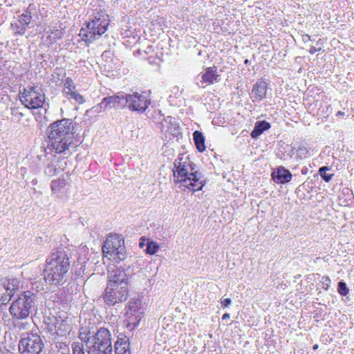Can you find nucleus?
Segmentation results:
<instances>
[{
    "label": "nucleus",
    "instance_id": "f257e3e1",
    "mask_svg": "<svg viewBox=\"0 0 354 354\" xmlns=\"http://www.w3.org/2000/svg\"><path fill=\"white\" fill-rule=\"evenodd\" d=\"M48 144L46 154L62 153L70 147H75L82 143L80 138L75 136V126L71 119L62 118L50 123L46 130Z\"/></svg>",
    "mask_w": 354,
    "mask_h": 354
},
{
    "label": "nucleus",
    "instance_id": "f03ea898",
    "mask_svg": "<svg viewBox=\"0 0 354 354\" xmlns=\"http://www.w3.org/2000/svg\"><path fill=\"white\" fill-rule=\"evenodd\" d=\"M132 274L133 270L131 269V263L128 261L108 273L106 288L102 294L106 304L114 306L127 299L129 279Z\"/></svg>",
    "mask_w": 354,
    "mask_h": 354
},
{
    "label": "nucleus",
    "instance_id": "7ed1b4c3",
    "mask_svg": "<svg viewBox=\"0 0 354 354\" xmlns=\"http://www.w3.org/2000/svg\"><path fill=\"white\" fill-rule=\"evenodd\" d=\"M70 266V258L66 251L62 248L53 251L46 260L43 272L45 282L49 285H63L67 280Z\"/></svg>",
    "mask_w": 354,
    "mask_h": 354
},
{
    "label": "nucleus",
    "instance_id": "20e7f679",
    "mask_svg": "<svg viewBox=\"0 0 354 354\" xmlns=\"http://www.w3.org/2000/svg\"><path fill=\"white\" fill-rule=\"evenodd\" d=\"M180 156L174 160L172 169L175 183L183 184L193 192L201 190L207 183L204 175L197 170L196 165L189 158L182 161Z\"/></svg>",
    "mask_w": 354,
    "mask_h": 354
},
{
    "label": "nucleus",
    "instance_id": "39448f33",
    "mask_svg": "<svg viewBox=\"0 0 354 354\" xmlns=\"http://www.w3.org/2000/svg\"><path fill=\"white\" fill-rule=\"evenodd\" d=\"M109 22V16L104 10L95 9L82 26L79 35L86 43H92L106 32Z\"/></svg>",
    "mask_w": 354,
    "mask_h": 354
},
{
    "label": "nucleus",
    "instance_id": "423d86ee",
    "mask_svg": "<svg viewBox=\"0 0 354 354\" xmlns=\"http://www.w3.org/2000/svg\"><path fill=\"white\" fill-rule=\"evenodd\" d=\"M97 253L89 252L86 245L80 247L77 257L71 266V273L75 278L88 279L93 275L94 266L98 263Z\"/></svg>",
    "mask_w": 354,
    "mask_h": 354
},
{
    "label": "nucleus",
    "instance_id": "0eeeda50",
    "mask_svg": "<svg viewBox=\"0 0 354 354\" xmlns=\"http://www.w3.org/2000/svg\"><path fill=\"white\" fill-rule=\"evenodd\" d=\"M102 252L106 257L109 255L114 263H127L128 261L132 264L131 259L128 258L124 239L121 235H109L103 244Z\"/></svg>",
    "mask_w": 354,
    "mask_h": 354
},
{
    "label": "nucleus",
    "instance_id": "6e6552de",
    "mask_svg": "<svg viewBox=\"0 0 354 354\" xmlns=\"http://www.w3.org/2000/svg\"><path fill=\"white\" fill-rule=\"evenodd\" d=\"M36 300L37 295L30 290H26L21 293L9 308L12 317L17 319H26L29 316L31 308L34 306Z\"/></svg>",
    "mask_w": 354,
    "mask_h": 354
},
{
    "label": "nucleus",
    "instance_id": "1a4fd4ad",
    "mask_svg": "<svg viewBox=\"0 0 354 354\" xmlns=\"http://www.w3.org/2000/svg\"><path fill=\"white\" fill-rule=\"evenodd\" d=\"M92 344H89L88 354H113L111 335L104 327L100 328L93 335Z\"/></svg>",
    "mask_w": 354,
    "mask_h": 354
},
{
    "label": "nucleus",
    "instance_id": "9d476101",
    "mask_svg": "<svg viewBox=\"0 0 354 354\" xmlns=\"http://www.w3.org/2000/svg\"><path fill=\"white\" fill-rule=\"evenodd\" d=\"M127 97L128 93L122 91L106 96L98 104L94 106L91 111L95 113H101L111 109L115 110L128 109Z\"/></svg>",
    "mask_w": 354,
    "mask_h": 354
},
{
    "label": "nucleus",
    "instance_id": "9b49d317",
    "mask_svg": "<svg viewBox=\"0 0 354 354\" xmlns=\"http://www.w3.org/2000/svg\"><path fill=\"white\" fill-rule=\"evenodd\" d=\"M44 347V344L39 335L33 333L22 334L18 348L21 354H39Z\"/></svg>",
    "mask_w": 354,
    "mask_h": 354
},
{
    "label": "nucleus",
    "instance_id": "f8f14e48",
    "mask_svg": "<svg viewBox=\"0 0 354 354\" xmlns=\"http://www.w3.org/2000/svg\"><path fill=\"white\" fill-rule=\"evenodd\" d=\"M45 324L49 333L58 337H64L71 330L69 320L65 314H59L52 318L48 317Z\"/></svg>",
    "mask_w": 354,
    "mask_h": 354
},
{
    "label": "nucleus",
    "instance_id": "ddd939ff",
    "mask_svg": "<svg viewBox=\"0 0 354 354\" xmlns=\"http://www.w3.org/2000/svg\"><path fill=\"white\" fill-rule=\"evenodd\" d=\"M19 287V280L17 278L0 279V306L9 303Z\"/></svg>",
    "mask_w": 354,
    "mask_h": 354
},
{
    "label": "nucleus",
    "instance_id": "4468645a",
    "mask_svg": "<svg viewBox=\"0 0 354 354\" xmlns=\"http://www.w3.org/2000/svg\"><path fill=\"white\" fill-rule=\"evenodd\" d=\"M136 24H131L130 18L127 16H124L121 21L120 35L124 39L123 44L126 46L135 44L140 39V36L137 28L135 27Z\"/></svg>",
    "mask_w": 354,
    "mask_h": 354
},
{
    "label": "nucleus",
    "instance_id": "2eb2a0df",
    "mask_svg": "<svg viewBox=\"0 0 354 354\" xmlns=\"http://www.w3.org/2000/svg\"><path fill=\"white\" fill-rule=\"evenodd\" d=\"M128 109L131 111L143 113L149 107L151 101L146 96L138 92L128 93Z\"/></svg>",
    "mask_w": 354,
    "mask_h": 354
},
{
    "label": "nucleus",
    "instance_id": "dca6fc26",
    "mask_svg": "<svg viewBox=\"0 0 354 354\" xmlns=\"http://www.w3.org/2000/svg\"><path fill=\"white\" fill-rule=\"evenodd\" d=\"M268 84L265 79H259L253 85L250 93V97L252 102H261L266 97Z\"/></svg>",
    "mask_w": 354,
    "mask_h": 354
},
{
    "label": "nucleus",
    "instance_id": "f3484780",
    "mask_svg": "<svg viewBox=\"0 0 354 354\" xmlns=\"http://www.w3.org/2000/svg\"><path fill=\"white\" fill-rule=\"evenodd\" d=\"M271 179L278 185H285L291 181L292 174L283 166H278L272 169Z\"/></svg>",
    "mask_w": 354,
    "mask_h": 354
},
{
    "label": "nucleus",
    "instance_id": "a211bd4d",
    "mask_svg": "<svg viewBox=\"0 0 354 354\" xmlns=\"http://www.w3.org/2000/svg\"><path fill=\"white\" fill-rule=\"evenodd\" d=\"M114 352L115 354H131L129 335L123 333L118 335L114 343Z\"/></svg>",
    "mask_w": 354,
    "mask_h": 354
},
{
    "label": "nucleus",
    "instance_id": "6ab92c4d",
    "mask_svg": "<svg viewBox=\"0 0 354 354\" xmlns=\"http://www.w3.org/2000/svg\"><path fill=\"white\" fill-rule=\"evenodd\" d=\"M31 20L30 16L26 15H20L18 16V19L11 23V28L14 30L15 35H24L26 33L27 28L30 25Z\"/></svg>",
    "mask_w": 354,
    "mask_h": 354
},
{
    "label": "nucleus",
    "instance_id": "aec40b11",
    "mask_svg": "<svg viewBox=\"0 0 354 354\" xmlns=\"http://www.w3.org/2000/svg\"><path fill=\"white\" fill-rule=\"evenodd\" d=\"M220 75L218 73V68L213 66L207 67L201 73L202 82L207 84H213L220 81Z\"/></svg>",
    "mask_w": 354,
    "mask_h": 354
},
{
    "label": "nucleus",
    "instance_id": "412c9836",
    "mask_svg": "<svg viewBox=\"0 0 354 354\" xmlns=\"http://www.w3.org/2000/svg\"><path fill=\"white\" fill-rule=\"evenodd\" d=\"M64 158H57L55 156H53V159L46 164L44 173L46 175L49 176H53L58 174L60 171L64 169L62 165H60L61 162Z\"/></svg>",
    "mask_w": 354,
    "mask_h": 354
},
{
    "label": "nucleus",
    "instance_id": "4be33fe9",
    "mask_svg": "<svg viewBox=\"0 0 354 354\" xmlns=\"http://www.w3.org/2000/svg\"><path fill=\"white\" fill-rule=\"evenodd\" d=\"M26 108L29 109H37L43 106L45 101V95L44 91L32 93L29 94Z\"/></svg>",
    "mask_w": 354,
    "mask_h": 354
},
{
    "label": "nucleus",
    "instance_id": "5701e85b",
    "mask_svg": "<svg viewBox=\"0 0 354 354\" xmlns=\"http://www.w3.org/2000/svg\"><path fill=\"white\" fill-rule=\"evenodd\" d=\"M271 128V124L266 120H257L250 133L252 139L257 140L261 135Z\"/></svg>",
    "mask_w": 354,
    "mask_h": 354
},
{
    "label": "nucleus",
    "instance_id": "b1692460",
    "mask_svg": "<svg viewBox=\"0 0 354 354\" xmlns=\"http://www.w3.org/2000/svg\"><path fill=\"white\" fill-rule=\"evenodd\" d=\"M339 204L344 207L354 206V195L352 189L344 187L338 196Z\"/></svg>",
    "mask_w": 354,
    "mask_h": 354
},
{
    "label": "nucleus",
    "instance_id": "393cba45",
    "mask_svg": "<svg viewBox=\"0 0 354 354\" xmlns=\"http://www.w3.org/2000/svg\"><path fill=\"white\" fill-rule=\"evenodd\" d=\"M127 317L126 319V327L129 330V333H131L140 324V320L144 316V313H125Z\"/></svg>",
    "mask_w": 354,
    "mask_h": 354
},
{
    "label": "nucleus",
    "instance_id": "a878e982",
    "mask_svg": "<svg viewBox=\"0 0 354 354\" xmlns=\"http://www.w3.org/2000/svg\"><path fill=\"white\" fill-rule=\"evenodd\" d=\"M334 175L335 173L332 167L322 166L319 168L318 173L315 174L313 175V178H315V180H318V178L319 176H320L321 179L323 181L326 183H329L332 180Z\"/></svg>",
    "mask_w": 354,
    "mask_h": 354
},
{
    "label": "nucleus",
    "instance_id": "bb28decb",
    "mask_svg": "<svg viewBox=\"0 0 354 354\" xmlns=\"http://www.w3.org/2000/svg\"><path fill=\"white\" fill-rule=\"evenodd\" d=\"M165 122L168 123L167 133L170 134L173 138H176L178 140L182 138V133L179 125L175 122V119L171 116L167 117L165 120Z\"/></svg>",
    "mask_w": 354,
    "mask_h": 354
},
{
    "label": "nucleus",
    "instance_id": "cd10ccee",
    "mask_svg": "<svg viewBox=\"0 0 354 354\" xmlns=\"http://www.w3.org/2000/svg\"><path fill=\"white\" fill-rule=\"evenodd\" d=\"M193 140L195 145V147L198 152L203 153L206 149V146L205 144V138L203 133L198 131L196 130L193 133Z\"/></svg>",
    "mask_w": 354,
    "mask_h": 354
},
{
    "label": "nucleus",
    "instance_id": "c85d7f7f",
    "mask_svg": "<svg viewBox=\"0 0 354 354\" xmlns=\"http://www.w3.org/2000/svg\"><path fill=\"white\" fill-rule=\"evenodd\" d=\"M126 313H144L141 308V301L139 299H131L126 306Z\"/></svg>",
    "mask_w": 354,
    "mask_h": 354
},
{
    "label": "nucleus",
    "instance_id": "c756f323",
    "mask_svg": "<svg viewBox=\"0 0 354 354\" xmlns=\"http://www.w3.org/2000/svg\"><path fill=\"white\" fill-rule=\"evenodd\" d=\"M66 185L64 178H58L51 182L50 187L53 194L63 193Z\"/></svg>",
    "mask_w": 354,
    "mask_h": 354
},
{
    "label": "nucleus",
    "instance_id": "7c9ffc66",
    "mask_svg": "<svg viewBox=\"0 0 354 354\" xmlns=\"http://www.w3.org/2000/svg\"><path fill=\"white\" fill-rule=\"evenodd\" d=\"M63 93L68 99H73L76 102L80 104H83L85 102L84 97L77 93L76 91H73L72 88L68 87V91L64 89Z\"/></svg>",
    "mask_w": 354,
    "mask_h": 354
},
{
    "label": "nucleus",
    "instance_id": "2f4dec72",
    "mask_svg": "<svg viewBox=\"0 0 354 354\" xmlns=\"http://www.w3.org/2000/svg\"><path fill=\"white\" fill-rule=\"evenodd\" d=\"M95 333H93V334L91 335V333L90 330H88V331L85 330L83 332H80V333L79 337L82 342L86 343V346L87 349H88L90 347L89 344H92L93 342H94V341L93 340V335H95Z\"/></svg>",
    "mask_w": 354,
    "mask_h": 354
},
{
    "label": "nucleus",
    "instance_id": "473e14b6",
    "mask_svg": "<svg viewBox=\"0 0 354 354\" xmlns=\"http://www.w3.org/2000/svg\"><path fill=\"white\" fill-rule=\"evenodd\" d=\"M159 248L160 246L157 242L149 240L146 243V248L145 249V251L147 254L153 255L158 251Z\"/></svg>",
    "mask_w": 354,
    "mask_h": 354
},
{
    "label": "nucleus",
    "instance_id": "72a5a7b5",
    "mask_svg": "<svg viewBox=\"0 0 354 354\" xmlns=\"http://www.w3.org/2000/svg\"><path fill=\"white\" fill-rule=\"evenodd\" d=\"M49 33L50 35L55 37L59 39H62L64 35V31L62 29H57L56 26L48 27V30L46 32Z\"/></svg>",
    "mask_w": 354,
    "mask_h": 354
},
{
    "label": "nucleus",
    "instance_id": "f704fd0d",
    "mask_svg": "<svg viewBox=\"0 0 354 354\" xmlns=\"http://www.w3.org/2000/svg\"><path fill=\"white\" fill-rule=\"evenodd\" d=\"M337 292L342 296H346L349 293V289L343 280L337 283Z\"/></svg>",
    "mask_w": 354,
    "mask_h": 354
},
{
    "label": "nucleus",
    "instance_id": "c9c22d12",
    "mask_svg": "<svg viewBox=\"0 0 354 354\" xmlns=\"http://www.w3.org/2000/svg\"><path fill=\"white\" fill-rule=\"evenodd\" d=\"M308 153H309V151L306 147L300 146L297 149L296 158L301 160L303 158H306L308 156Z\"/></svg>",
    "mask_w": 354,
    "mask_h": 354
},
{
    "label": "nucleus",
    "instance_id": "e433bc0d",
    "mask_svg": "<svg viewBox=\"0 0 354 354\" xmlns=\"http://www.w3.org/2000/svg\"><path fill=\"white\" fill-rule=\"evenodd\" d=\"M37 12V6L35 3H31L28 5V6L25 9L23 15H26L27 16H30V19H32V15Z\"/></svg>",
    "mask_w": 354,
    "mask_h": 354
},
{
    "label": "nucleus",
    "instance_id": "4c0bfd02",
    "mask_svg": "<svg viewBox=\"0 0 354 354\" xmlns=\"http://www.w3.org/2000/svg\"><path fill=\"white\" fill-rule=\"evenodd\" d=\"M73 354H85L83 345L79 342L72 344Z\"/></svg>",
    "mask_w": 354,
    "mask_h": 354
},
{
    "label": "nucleus",
    "instance_id": "58836bf2",
    "mask_svg": "<svg viewBox=\"0 0 354 354\" xmlns=\"http://www.w3.org/2000/svg\"><path fill=\"white\" fill-rule=\"evenodd\" d=\"M29 93H28L24 88L23 89L22 91H19V97L21 104L24 105L25 108H26V104H27V102L28 100V97L30 96Z\"/></svg>",
    "mask_w": 354,
    "mask_h": 354
},
{
    "label": "nucleus",
    "instance_id": "ea45409f",
    "mask_svg": "<svg viewBox=\"0 0 354 354\" xmlns=\"http://www.w3.org/2000/svg\"><path fill=\"white\" fill-rule=\"evenodd\" d=\"M330 283L331 280L330 277L328 276H324L322 277L319 283H318L317 285L319 286V284H321L322 286V288L323 289H324L325 290H328L330 287Z\"/></svg>",
    "mask_w": 354,
    "mask_h": 354
},
{
    "label": "nucleus",
    "instance_id": "a19ab883",
    "mask_svg": "<svg viewBox=\"0 0 354 354\" xmlns=\"http://www.w3.org/2000/svg\"><path fill=\"white\" fill-rule=\"evenodd\" d=\"M316 180H315L314 178L313 179H311L310 181L306 180L303 184L300 185L297 188V191H301V189H312L313 188V184H314Z\"/></svg>",
    "mask_w": 354,
    "mask_h": 354
},
{
    "label": "nucleus",
    "instance_id": "79ce46f5",
    "mask_svg": "<svg viewBox=\"0 0 354 354\" xmlns=\"http://www.w3.org/2000/svg\"><path fill=\"white\" fill-rule=\"evenodd\" d=\"M10 111L11 115L15 116L19 120H21V118L24 116V114L19 111V108L17 106L11 107Z\"/></svg>",
    "mask_w": 354,
    "mask_h": 354
},
{
    "label": "nucleus",
    "instance_id": "37998d69",
    "mask_svg": "<svg viewBox=\"0 0 354 354\" xmlns=\"http://www.w3.org/2000/svg\"><path fill=\"white\" fill-rule=\"evenodd\" d=\"M25 90H26L29 94H32V93H38L43 91L42 88L41 86H38L36 85L32 86H28L26 88H24Z\"/></svg>",
    "mask_w": 354,
    "mask_h": 354
},
{
    "label": "nucleus",
    "instance_id": "c03bdc74",
    "mask_svg": "<svg viewBox=\"0 0 354 354\" xmlns=\"http://www.w3.org/2000/svg\"><path fill=\"white\" fill-rule=\"evenodd\" d=\"M64 88L66 91H68V87H70L72 89H75V86H73V82L71 78L68 77L66 80L65 84H64Z\"/></svg>",
    "mask_w": 354,
    "mask_h": 354
},
{
    "label": "nucleus",
    "instance_id": "a18cd8bd",
    "mask_svg": "<svg viewBox=\"0 0 354 354\" xmlns=\"http://www.w3.org/2000/svg\"><path fill=\"white\" fill-rule=\"evenodd\" d=\"M231 304H232V299L230 298L222 299L221 301V306L223 308H227L228 306H230L231 305Z\"/></svg>",
    "mask_w": 354,
    "mask_h": 354
},
{
    "label": "nucleus",
    "instance_id": "49530a36",
    "mask_svg": "<svg viewBox=\"0 0 354 354\" xmlns=\"http://www.w3.org/2000/svg\"><path fill=\"white\" fill-rule=\"evenodd\" d=\"M59 39L57 38H55V37L54 36H52L49 34L48 36H47L46 37V43L48 44V45H53V44H55L57 40H58Z\"/></svg>",
    "mask_w": 354,
    "mask_h": 354
},
{
    "label": "nucleus",
    "instance_id": "de8ad7c7",
    "mask_svg": "<svg viewBox=\"0 0 354 354\" xmlns=\"http://www.w3.org/2000/svg\"><path fill=\"white\" fill-rule=\"evenodd\" d=\"M171 93H173L176 97H179L182 93L183 91H180L178 86H174L171 91Z\"/></svg>",
    "mask_w": 354,
    "mask_h": 354
},
{
    "label": "nucleus",
    "instance_id": "09e8293b",
    "mask_svg": "<svg viewBox=\"0 0 354 354\" xmlns=\"http://www.w3.org/2000/svg\"><path fill=\"white\" fill-rule=\"evenodd\" d=\"M316 276H318V277H320V275L319 274H308L306 277V281L308 282V283H310L314 280H315V277Z\"/></svg>",
    "mask_w": 354,
    "mask_h": 354
},
{
    "label": "nucleus",
    "instance_id": "8fccbe9b",
    "mask_svg": "<svg viewBox=\"0 0 354 354\" xmlns=\"http://www.w3.org/2000/svg\"><path fill=\"white\" fill-rule=\"evenodd\" d=\"M225 122L224 121V118H214L213 120H212V124H214V125H220L221 124H223Z\"/></svg>",
    "mask_w": 354,
    "mask_h": 354
},
{
    "label": "nucleus",
    "instance_id": "3c124183",
    "mask_svg": "<svg viewBox=\"0 0 354 354\" xmlns=\"http://www.w3.org/2000/svg\"><path fill=\"white\" fill-rule=\"evenodd\" d=\"M322 50V48L319 47L318 48H315V46H312L310 49H309V53H310L311 55H313L315 54L316 52L317 51H321Z\"/></svg>",
    "mask_w": 354,
    "mask_h": 354
},
{
    "label": "nucleus",
    "instance_id": "603ef678",
    "mask_svg": "<svg viewBox=\"0 0 354 354\" xmlns=\"http://www.w3.org/2000/svg\"><path fill=\"white\" fill-rule=\"evenodd\" d=\"M277 156L279 158H281V160H286V158H285V151H283L281 150H279L278 151V153H277Z\"/></svg>",
    "mask_w": 354,
    "mask_h": 354
},
{
    "label": "nucleus",
    "instance_id": "864d4df0",
    "mask_svg": "<svg viewBox=\"0 0 354 354\" xmlns=\"http://www.w3.org/2000/svg\"><path fill=\"white\" fill-rule=\"evenodd\" d=\"M310 40H311V39H310V36L309 35L304 34V35H302V41L306 43V42H307V41H308Z\"/></svg>",
    "mask_w": 354,
    "mask_h": 354
},
{
    "label": "nucleus",
    "instance_id": "5fc2aeb1",
    "mask_svg": "<svg viewBox=\"0 0 354 354\" xmlns=\"http://www.w3.org/2000/svg\"><path fill=\"white\" fill-rule=\"evenodd\" d=\"M322 312H323V310L320 309L319 312L315 313V315H314V317L315 318H322Z\"/></svg>",
    "mask_w": 354,
    "mask_h": 354
},
{
    "label": "nucleus",
    "instance_id": "6e6d98bb",
    "mask_svg": "<svg viewBox=\"0 0 354 354\" xmlns=\"http://www.w3.org/2000/svg\"><path fill=\"white\" fill-rule=\"evenodd\" d=\"M308 172V168L306 166L303 167L301 170V173L303 174V175H306Z\"/></svg>",
    "mask_w": 354,
    "mask_h": 354
},
{
    "label": "nucleus",
    "instance_id": "4d7b16f0",
    "mask_svg": "<svg viewBox=\"0 0 354 354\" xmlns=\"http://www.w3.org/2000/svg\"><path fill=\"white\" fill-rule=\"evenodd\" d=\"M145 239L144 236H142L140 239V243H139V245H140V248H142L144 245H145Z\"/></svg>",
    "mask_w": 354,
    "mask_h": 354
},
{
    "label": "nucleus",
    "instance_id": "13d9d810",
    "mask_svg": "<svg viewBox=\"0 0 354 354\" xmlns=\"http://www.w3.org/2000/svg\"><path fill=\"white\" fill-rule=\"evenodd\" d=\"M152 50H153V46L151 45H149L147 47L146 50H145V53L146 54H147V53H150Z\"/></svg>",
    "mask_w": 354,
    "mask_h": 354
},
{
    "label": "nucleus",
    "instance_id": "bf43d9fd",
    "mask_svg": "<svg viewBox=\"0 0 354 354\" xmlns=\"http://www.w3.org/2000/svg\"><path fill=\"white\" fill-rule=\"evenodd\" d=\"M230 314H229V313H224V314L223 315V316H222V319H223V320L227 319H229V318H230Z\"/></svg>",
    "mask_w": 354,
    "mask_h": 354
},
{
    "label": "nucleus",
    "instance_id": "052dcab7",
    "mask_svg": "<svg viewBox=\"0 0 354 354\" xmlns=\"http://www.w3.org/2000/svg\"><path fill=\"white\" fill-rule=\"evenodd\" d=\"M156 21H157V24H159L160 26H162V24H164V20L162 18L156 19Z\"/></svg>",
    "mask_w": 354,
    "mask_h": 354
},
{
    "label": "nucleus",
    "instance_id": "680f3d73",
    "mask_svg": "<svg viewBox=\"0 0 354 354\" xmlns=\"http://www.w3.org/2000/svg\"><path fill=\"white\" fill-rule=\"evenodd\" d=\"M31 184L32 185H36L37 184V178H34L31 180Z\"/></svg>",
    "mask_w": 354,
    "mask_h": 354
},
{
    "label": "nucleus",
    "instance_id": "e2e57ef3",
    "mask_svg": "<svg viewBox=\"0 0 354 354\" xmlns=\"http://www.w3.org/2000/svg\"><path fill=\"white\" fill-rule=\"evenodd\" d=\"M344 115V113L341 111H339L337 112L336 113V115L339 116V115Z\"/></svg>",
    "mask_w": 354,
    "mask_h": 354
},
{
    "label": "nucleus",
    "instance_id": "0e129e2a",
    "mask_svg": "<svg viewBox=\"0 0 354 354\" xmlns=\"http://www.w3.org/2000/svg\"><path fill=\"white\" fill-rule=\"evenodd\" d=\"M324 108L326 109V112H329V110L330 111L332 109L330 106H327V105H326Z\"/></svg>",
    "mask_w": 354,
    "mask_h": 354
},
{
    "label": "nucleus",
    "instance_id": "69168bd1",
    "mask_svg": "<svg viewBox=\"0 0 354 354\" xmlns=\"http://www.w3.org/2000/svg\"><path fill=\"white\" fill-rule=\"evenodd\" d=\"M317 45H322L323 44V42H322V39H319L317 41Z\"/></svg>",
    "mask_w": 354,
    "mask_h": 354
},
{
    "label": "nucleus",
    "instance_id": "338daca9",
    "mask_svg": "<svg viewBox=\"0 0 354 354\" xmlns=\"http://www.w3.org/2000/svg\"><path fill=\"white\" fill-rule=\"evenodd\" d=\"M244 64H245V65L249 64H250V60H249V59H245L244 60Z\"/></svg>",
    "mask_w": 354,
    "mask_h": 354
},
{
    "label": "nucleus",
    "instance_id": "774afa93",
    "mask_svg": "<svg viewBox=\"0 0 354 354\" xmlns=\"http://www.w3.org/2000/svg\"><path fill=\"white\" fill-rule=\"evenodd\" d=\"M318 347H319L318 344H315L313 346V350H317L318 348Z\"/></svg>",
    "mask_w": 354,
    "mask_h": 354
}]
</instances>
